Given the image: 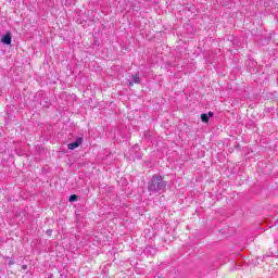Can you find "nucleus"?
Returning <instances> with one entry per match:
<instances>
[{
    "mask_svg": "<svg viewBox=\"0 0 278 278\" xmlns=\"http://www.w3.org/2000/svg\"><path fill=\"white\" fill-rule=\"evenodd\" d=\"M148 190L152 193L164 192V190H166V181L164 180V177L154 174L148 184Z\"/></svg>",
    "mask_w": 278,
    "mask_h": 278,
    "instance_id": "f257e3e1",
    "label": "nucleus"
},
{
    "mask_svg": "<svg viewBox=\"0 0 278 278\" xmlns=\"http://www.w3.org/2000/svg\"><path fill=\"white\" fill-rule=\"evenodd\" d=\"M83 143H84V138L79 137V138L76 139V141H74L72 143H68L67 149L70 151H75V149L81 147Z\"/></svg>",
    "mask_w": 278,
    "mask_h": 278,
    "instance_id": "f03ea898",
    "label": "nucleus"
},
{
    "mask_svg": "<svg viewBox=\"0 0 278 278\" xmlns=\"http://www.w3.org/2000/svg\"><path fill=\"white\" fill-rule=\"evenodd\" d=\"M1 42H3V45H12V35L10 33L5 34L2 37Z\"/></svg>",
    "mask_w": 278,
    "mask_h": 278,
    "instance_id": "7ed1b4c3",
    "label": "nucleus"
},
{
    "mask_svg": "<svg viewBox=\"0 0 278 278\" xmlns=\"http://www.w3.org/2000/svg\"><path fill=\"white\" fill-rule=\"evenodd\" d=\"M134 84H140V73L137 72L136 75L132 76V81L129 83V87L134 86Z\"/></svg>",
    "mask_w": 278,
    "mask_h": 278,
    "instance_id": "20e7f679",
    "label": "nucleus"
},
{
    "mask_svg": "<svg viewBox=\"0 0 278 278\" xmlns=\"http://www.w3.org/2000/svg\"><path fill=\"white\" fill-rule=\"evenodd\" d=\"M202 123H210V116L205 113L201 115Z\"/></svg>",
    "mask_w": 278,
    "mask_h": 278,
    "instance_id": "39448f33",
    "label": "nucleus"
},
{
    "mask_svg": "<svg viewBox=\"0 0 278 278\" xmlns=\"http://www.w3.org/2000/svg\"><path fill=\"white\" fill-rule=\"evenodd\" d=\"M78 197L75 194L70 195V203L77 201Z\"/></svg>",
    "mask_w": 278,
    "mask_h": 278,
    "instance_id": "423d86ee",
    "label": "nucleus"
},
{
    "mask_svg": "<svg viewBox=\"0 0 278 278\" xmlns=\"http://www.w3.org/2000/svg\"><path fill=\"white\" fill-rule=\"evenodd\" d=\"M46 233H47L48 236H52V233H53V230H51V229H48V230L46 231Z\"/></svg>",
    "mask_w": 278,
    "mask_h": 278,
    "instance_id": "0eeeda50",
    "label": "nucleus"
},
{
    "mask_svg": "<svg viewBox=\"0 0 278 278\" xmlns=\"http://www.w3.org/2000/svg\"><path fill=\"white\" fill-rule=\"evenodd\" d=\"M12 265H14V261H9V266H12Z\"/></svg>",
    "mask_w": 278,
    "mask_h": 278,
    "instance_id": "6e6552de",
    "label": "nucleus"
},
{
    "mask_svg": "<svg viewBox=\"0 0 278 278\" xmlns=\"http://www.w3.org/2000/svg\"><path fill=\"white\" fill-rule=\"evenodd\" d=\"M208 116L212 118V116H214L213 112H208Z\"/></svg>",
    "mask_w": 278,
    "mask_h": 278,
    "instance_id": "1a4fd4ad",
    "label": "nucleus"
},
{
    "mask_svg": "<svg viewBox=\"0 0 278 278\" xmlns=\"http://www.w3.org/2000/svg\"><path fill=\"white\" fill-rule=\"evenodd\" d=\"M23 268H24V270H25V268H27V266H23Z\"/></svg>",
    "mask_w": 278,
    "mask_h": 278,
    "instance_id": "9d476101",
    "label": "nucleus"
}]
</instances>
